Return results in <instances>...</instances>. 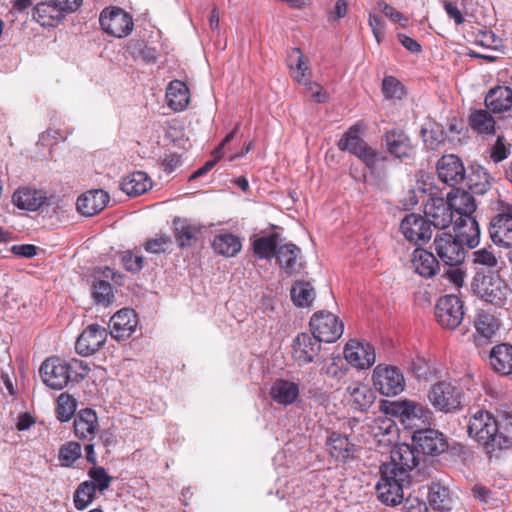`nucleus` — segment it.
<instances>
[{
  "mask_svg": "<svg viewBox=\"0 0 512 512\" xmlns=\"http://www.w3.org/2000/svg\"><path fill=\"white\" fill-rule=\"evenodd\" d=\"M89 371L88 363L83 360L66 361L58 357L46 359L39 370L44 384L54 390H61L70 382L82 381Z\"/></svg>",
  "mask_w": 512,
  "mask_h": 512,
  "instance_id": "obj_1",
  "label": "nucleus"
},
{
  "mask_svg": "<svg viewBox=\"0 0 512 512\" xmlns=\"http://www.w3.org/2000/svg\"><path fill=\"white\" fill-rule=\"evenodd\" d=\"M468 433L485 446L488 453L507 449L511 445L510 439L499 432V420L488 411L479 410L470 418Z\"/></svg>",
  "mask_w": 512,
  "mask_h": 512,
  "instance_id": "obj_2",
  "label": "nucleus"
},
{
  "mask_svg": "<svg viewBox=\"0 0 512 512\" xmlns=\"http://www.w3.org/2000/svg\"><path fill=\"white\" fill-rule=\"evenodd\" d=\"M431 406L445 414L458 413L467 403L466 394L455 380H440L432 384L427 391Z\"/></svg>",
  "mask_w": 512,
  "mask_h": 512,
  "instance_id": "obj_3",
  "label": "nucleus"
},
{
  "mask_svg": "<svg viewBox=\"0 0 512 512\" xmlns=\"http://www.w3.org/2000/svg\"><path fill=\"white\" fill-rule=\"evenodd\" d=\"M392 466H381L380 479L376 485L379 500L387 506H396L404 500V488L410 481L403 474L396 473Z\"/></svg>",
  "mask_w": 512,
  "mask_h": 512,
  "instance_id": "obj_4",
  "label": "nucleus"
},
{
  "mask_svg": "<svg viewBox=\"0 0 512 512\" xmlns=\"http://www.w3.org/2000/svg\"><path fill=\"white\" fill-rule=\"evenodd\" d=\"M339 150L347 151L360 159L366 167L374 169L384 157L360 137L359 125L351 126L337 143Z\"/></svg>",
  "mask_w": 512,
  "mask_h": 512,
  "instance_id": "obj_5",
  "label": "nucleus"
},
{
  "mask_svg": "<svg viewBox=\"0 0 512 512\" xmlns=\"http://www.w3.org/2000/svg\"><path fill=\"white\" fill-rule=\"evenodd\" d=\"M387 411L415 430L430 426L433 422V413L429 408L408 399L390 402Z\"/></svg>",
  "mask_w": 512,
  "mask_h": 512,
  "instance_id": "obj_6",
  "label": "nucleus"
},
{
  "mask_svg": "<svg viewBox=\"0 0 512 512\" xmlns=\"http://www.w3.org/2000/svg\"><path fill=\"white\" fill-rule=\"evenodd\" d=\"M489 237L497 247L512 249V204L498 202L497 213L490 220Z\"/></svg>",
  "mask_w": 512,
  "mask_h": 512,
  "instance_id": "obj_7",
  "label": "nucleus"
},
{
  "mask_svg": "<svg viewBox=\"0 0 512 512\" xmlns=\"http://www.w3.org/2000/svg\"><path fill=\"white\" fill-rule=\"evenodd\" d=\"M473 289L477 296L495 306L506 304L510 289L498 275L477 274L473 280Z\"/></svg>",
  "mask_w": 512,
  "mask_h": 512,
  "instance_id": "obj_8",
  "label": "nucleus"
},
{
  "mask_svg": "<svg viewBox=\"0 0 512 512\" xmlns=\"http://www.w3.org/2000/svg\"><path fill=\"white\" fill-rule=\"evenodd\" d=\"M312 335L319 342L332 343L338 340L344 331L343 322L330 312L318 311L309 322Z\"/></svg>",
  "mask_w": 512,
  "mask_h": 512,
  "instance_id": "obj_9",
  "label": "nucleus"
},
{
  "mask_svg": "<svg viewBox=\"0 0 512 512\" xmlns=\"http://www.w3.org/2000/svg\"><path fill=\"white\" fill-rule=\"evenodd\" d=\"M373 385L384 396H395L405 389L403 373L396 366L377 365L373 370Z\"/></svg>",
  "mask_w": 512,
  "mask_h": 512,
  "instance_id": "obj_10",
  "label": "nucleus"
},
{
  "mask_svg": "<svg viewBox=\"0 0 512 512\" xmlns=\"http://www.w3.org/2000/svg\"><path fill=\"white\" fill-rule=\"evenodd\" d=\"M435 317L444 329H456L464 318L463 301L453 294L440 297L435 306Z\"/></svg>",
  "mask_w": 512,
  "mask_h": 512,
  "instance_id": "obj_11",
  "label": "nucleus"
},
{
  "mask_svg": "<svg viewBox=\"0 0 512 512\" xmlns=\"http://www.w3.org/2000/svg\"><path fill=\"white\" fill-rule=\"evenodd\" d=\"M102 30L116 38L128 36L133 28L132 16L119 7L105 8L99 17Z\"/></svg>",
  "mask_w": 512,
  "mask_h": 512,
  "instance_id": "obj_12",
  "label": "nucleus"
},
{
  "mask_svg": "<svg viewBox=\"0 0 512 512\" xmlns=\"http://www.w3.org/2000/svg\"><path fill=\"white\" fill-rule=\"evenodd\" d=\"M462 242L450 233H441L434 239V248L441 261L449 266H459L465 259Z\"/></svg>",
  "mask_w": 512,
  "mask_h": 512,
  "instance_id": "obj_13",
  "label": "nucleus"
},
{
  "mask_svg": "<svg viewBox=\"0 0 512 512\" xmlns=\"http://www.w3.org/2000/svg\"><path fill=\"white\" fill-rule=\"evenodd\" d=\"M412 439L414 444L427 455H438L447 449L444 435L429 426L414 430Z\"/></svg>",
  "mask_w": 512,
  "mask_h": 512,
  "instance_id": "obj_14",
  "label": "nucleus"
},
{
  "mask_svg": "<svg viewBox=\"0 0 512 512\" xmlns=\"http://www.w3.org/2000/svg\"><path fill=\"white\" fill-rule=\"evenodd\" d=\"M107 331L98 324L89 325L77 338L75 349L82 356L96 353L105 343Z\"/></svg>",
  "mask_w": 512,
  "mask_h": 512,
  "instance_id": "obj_15",
  "label": "nucleus"
},
{
  "mask_svg": "<svg viewBox=\"0 0 512 512\" xmlns=\"http://www.w3.org/2000/svg\"><path fill=\"white\" fill-rule=\"evenodd\" d=\"M344 357L350 365L358 369H368L376 360L374 347L356 340H350L346 344Z\"/></svg>",
  "mask_w": 512,
  "mask_h": 512,
  "instance_id": "obj_16",
  "label": "nucleus"
},
{
  "mask_svg": "<svg viewBox=\"0 0 512 512\" xmlns=\"http://www.w3.org/2000/svg\"><path fill=\"white\" fill-rule=\"evenodd\" d=\"M419 463L415 450L408 444L395 445L390 451V461L382 466H392L396 473L404 472L406 478H410V472Z\"/></svg>",
  "mask_w": 512,
  "mask_h": 512,
  "instance_id": "obj_17",
  "label": "nucleus"
},
{
  "mask_svg": "<svg viewBox=\"0 0 512 512\" xmlns=\"http://www.w3.org/2000/svg\"><path fill=\"white\" fill-rule=\"evenodd\" d=\"M437 173L439 179L449 186H455L466 179L461 159L453 154L444 155L438 160Z\"/></svg>",
  "mask_w": 512,
  "mask_h": 512,
  "instance_id": "obj_18",
  "label": "nucleus"
},
{
  "mask_svg": "<svg viewBox=\"0 0 512 512\" xmlns=\"http://www.w3.org/2000/svg\"><path fill=\"white\" fill-rule=\"evenodd\" d=\"M400 230L405 239L414 244L425 242L432 236L430 224L418 214L407 215L400 223Z\"/></svg>",
  "mask_w": 512,
  "mask_h": 512,
  "instance_id": "obj_19",
  "label": "nucleus"
},
{
  "mask_svg": "<svg viewBox=\"0 0 512 512\" xmlns=\"http://www.w3.org/2000/svg\"><path fill=\"white\" fill-rule=\"evenodd\" d=\"M425 218L428 223L438 229H445L454 223V214L444 198H430L425 205Z\"/></svg>",
  "mask_w": 512,
  "mask_h": 512,
  "instance_id": "obj_20",
  "label": "nucleus"
},
{
  "mask_svg": "<svg viewBox=\"0 0 512 512\" xmlns=\"http://www.w3.org/2000/svg\"><path fill=\"white\" fill-rule=\"evenodd\" d=\"M320 349V342L315 336L301 333L293 340L292 356L299 365H306L314 361Z\"/></svg>",
  "mask_w": 512,
  "mask_h": 512,
  "instance_id": "obj_21",
  "label": "nucleus"
},
{
  "mask_svg": "<svg viewBox=\"0 0 512 512\" xmlns=\"http://www.w3.org/2000/svg\"><path fill=\"white\" fill-rule=\"evenodd\" d=\"M109 199V194L103 189L89 190L78 197L76 208L81 215L92 217L107 206Z\"/></svg>",
  "mask_w": 512,
  "mask_h": 512,
  "instance_id": "obj_22",
  "label": "nucleus"
},
{
  "mask_svg": "<svg viewBox=\"0 0 512 512\" xmlns=\"http://www.w3.org/2000/svg\"><path fill=\"white\" fill-rule=\"evenodd\" d=\"M138 324L134 310L123 308L116 312L110 319V333L112 337L123 340L129 338Z\"/></svg>",
  "mask_w": 512,
  "mask_h": 512,
  "instance_id": "obj_23",
  "label": "nucleus"
},
{
  "mask_svg": "<svg viewBox=\"0 0 512 512\" xmlns=\"http://www.w3.org/2000/svg\"><path fill=\"white\" fill-rule=\"evenodd\" d=\"M299 394V385L285 379H276L269 389L271 399L284 407L294 404Z\"/></svg>",
  "mask_w": 512,
  "mask_h": 512,
  "instance_id": "obj_24",
  "label": "nucleus"
},
{
  "mask_svg": "<svg viewBox=\"0 0 512 512\" xmlns=\"http://www.w3.org/2000/svg\"><path fill=\"white\" fill-rule=\"evenodd\" d=\"M485 106L494 114H502L512 109V88L496 86L491 88L485 96Z\"/></svg>",
  "mask_w": 512,
  "mask_h": 512,
  "instance_id": "obj_25",
  "label": "nucleus"
},
{
  "mask_svg": "<svg viewBox=\"0 0 512 512\" xmlns=\"http://www.w3.org/2000/svg\"><path fill=\"white\" fill-rule=\"evenodd\" d=\"M275 258L288 275L298 273L302 268L301 249L293 243L279 245Z\"/></svg>",
  "mask_w": 512,
  "mask_h": 512,
  "instance_id": "obj_26",
  "label": "nucleus"
},
{
  "mask_svg": "<svg viewBox=\"0 0 512 512\" xmlns=\"http://www.w3.org/2000/svg\"><path fill=\"white\" fill-rule=\"evenodd\" d=\"M456 237L467 247L473 249L480 243V228L474 216L454 220Z\"/></svg>",
  "mask_w": 512,
  "mask_h": 512,
  "instance_id": "obj_27",
  "label": "nucleus"
},
{
  "mask_svg": "<svg viewBox=\"0 0 512 512\" xmlns=\"http://www.w3.org/2000/svg\"><path fill=\"white\" fill-rule=\"evenodd\" d=\"M346 392L351 406L361 412L367 411L376 399L374 391L368 385L357 381L352 382L346 388Z\"/></svg>",
  "mask_w": 512,
  "mask_h": 512,
  "instance_id": "obj_28",
  "label": "nucleus"
},
{
  "mask_svg": "<svg viewBox=\"0 0 512 512\" xmlns=\"http://www.w3.org/2000/svg\"><path fill=\"white\" fill-rule=\"evenodd\" d=\"M46 194L42 190L22 187L17 189L13 196V204L22 210L36 211L46 201Z\"/></svg>",
  "mask_w": 512,
  "mask_h": 512,
  "instance_id": "obj_29",
  "label": "nucleus"
},
{
  "mask_svg": "<svg viewBox=\"0 0 512 512\" xmlns=\"http://www.w3.org/2000/svg\"><path fill=\"white\" fill-rule=\"evenodd\" d=\"M494 372L502 376L512 374V345L502 343L494 346L489 355Z\"/></svg>",
  "mask_w": 512,
  "mask_h": 512,
  "instance_id": "obj_30",
  "label": "nucleus"
},
{
  "mask_svg": "<svg viewBox=\"0 0 512 512\" xmlns=\"http://www.w3.org/2000/svg\"><path fill=\"white\" fill-rule=\"evenodd\" d=\"M152 188V180L143 171H135L125 176L120 182V189L129 197L140 196Z\"/></svg>",
  "mask_w": 512,
  "mask_h": 512,
  "instance_id": "obj_31",
  "label": "nucleus"
},
{
  "mask_svg": "<svg viewBox=\"0 0 512 512\" xmlns=\"http://www.w3.org/2000/svg\"><path fill=\"white\" fill-rule=\"evenodd\" d=\"M414 271L423 278H432L439 270V262L435 256L422 248H416L412 254Z\"/></svg>",
  "mask_w": 512,
  "mask_h": 512,
  "instance_id": "obj_32",
  "label": "nucleus"
},
{
  "mask_svg": "<svg viewBox=\"0 0 512 512\" xmlns=\"http://www.w3.org/2000/svg\"><path fill=\"white\" fill-rule=\"evenodd\" d=\"M98 429V417L94 410H81L74 420L75 435L80 439L92 440Z\"/></svg>",
  "mask_w": 512,
  "mask_h": 512,
  "instance_id": "obj_33",
  "label": "nucleus"
},
{
  "mask_svg": "<svg viewBox=\"0 0 512 512\" xmlns=\"http://www.w3.org/2000/svg\"><path fill=\"white\" fill-rule=\"evenodd\" d=\"M446 201L455 219L473 216L477 208L473 196L465 191L450 192Z\"/></svg>",
  "mask_w": 512,
  "mask_h": 512,
  "instance_id": "obj_34",
  "label": "nucleus"
},
{
  "mask_svg": "<svg viewBox=\"0 0 512 512\" xmlns=\"http://www.w3.org/2000/svg\"><path fill=\"white\" fill-rule=\"evenodd\" d=\"M375 440L384 446L392 445L398 437L396 423L387 416L378 417L371 426Z\"/></svg>",
  "mask_w": 512,
  "mask_h": 512,
  "instance_id": "obj_35",
  "label": "nucleus"
},
{
  "mask_svg": "<svg viewBox=\"0 0 512 512\" xmlns=\"http://www.w3.org/2000/svg\"><path fill=\"white\" fill-rule=\"evenodd\" d=\"M388 151L396 158H408L413 153L409 137L401 130H390L385 135Z\"/></svg>",
  "mask_w": 512,
  "mask_h": 512,
  "instance_id": "obj_36",
  "label": "nucleus"
},
{
  "mask_svg": "<svg viewBox=\"0 0 512 512\" xmlns=\"http://www.w3.org/2000/svg\"><path fill=\"white\" fill-rule=\"evenodd\" d=\"M474 327V342L477 346L488 344L498 328L495 318L485 312L477 314Z\"/></svg>",
  "mask_w": 512,
  "mask_h": 512,
  "instance_id": "obj_37",
  "label": "nucleus"
},
{
  "mask_svg": "<svg viewBox=\"0 0 512 512\" xmlns=\"http://www.w3.org/2000/svg\"><path fill=\"white\" fill-rule=\"evenodd\" d=\"M168 106L177 112L183 111L190 102V92L187 85L180 80H173L166 89Z\"/></svg>",
  "mask_w": 512,
  "mask_h": 512,
  "instance_id": "obj_38",
  "label": "nucleus"
},
{
  "mask_svg": "<svg viewBox=\"0 0 512 512\" xmlns=\"http://www.w3.org/2000/svg\"><path fill=\"white\" fill-rule=\"evenodd\" d=\"M327 450L333 458L339 461H347L354 456L355 452L354 445L348 437L337 432H333L329 436Z\"/></svg>",
  "mask_w": 512,
  "mask_h": 512,
  "instance_id": "obj_39",
  "label": "nucleus"
},
{
  "mask_svg": "<svg viewBox=\"0 0 512 512\" xmlns=\"http://www.w3.org/2000/svg\"><path fill=\"white\" fill-rule=\"evenodd\" d=\"M278 240L279 234L277 233L255 239L252 243L255 257L261 260H271L276 257L280 245Z\"/></svg>",
  "mask_w": 512,
  "mask_h": 512,
  "instance_id": "obj_40",
  "label": "nucleus"
},
{
  "mask_svg": "<svg viewBox=\"0 0 512 512\" xmlns=\"http://www.w3.org/2000/svg\"><path fill=\"white\" fill-rule=\"evenodd\" d=\"M33 18L43 27L56 26L62 19L63 14L49 0L46 3H38L33 9Z\"/></svg>",
  "mask_w": 512,
  "mask_h": 512,
  "instance_id": "obj_41",
  "label": "nucleus"
},
{
  "mask_svg": "<svg viewBox=\"0 0 512 512\" xmlns=\"http://www.w3.org/2000/svg\"><path fill=\"white\" fill-rule=\"evenodd\" d=\"M175 239L180 247L192 246L199 233V228L187 219L175 218L173 221Z\"/></svg>",
  "mask_w": 512,
  "mask_h": 512,
  "instance_id": "obj_42",
  "label": "nucleus"
},
{
  "mask_svg": "<svg viewBox=\"0 0 512 512\" xmlns=\"http://www.w3.org/2000/svg\"><path fill=\"white\" fill-rule=\"evenodd\" d=\"M212 247L220 255L233 257L240 252L242 243L237 236L231 233H222L214 237Z\"/></svg>",
  "mask_w": 512,
  "mask_h": 512,
  "instance_id": "obj_43",
  "label": "nucleus"
},
{
  "mask_svg": "<svg viewBox=\"0 0 512 512\" xmlns=\"http://www.w3.org/2000/svg\"><path fill=\"white\" fill-rule=\"evenodd\" d=\"M469 125L478 134H494L495 120L490 111L479 109L469 115Z\"/></svg>",
  "mask_w": 512,
  "mask_h": 512,
  "instance_id": "obj_44",
  "label": "nucleus"
},
{
  "mask_svg": "<svg viewBox=\"0 0 512 512\" xmlns=\"http://www.w3.org/2000/svg\"><path fill=\"white\" fill-rule=\"evenodd\" d=\"M287 65L290 69H295L296 73L293 79L297 82H303L309 72L307 58L298 47L291 48L287 55Z\"/></svg>",
  "mask_w": 512,
  "mask_h": 512,
  "instance_id": "obj_45",
  "label": "nucleus"
},
{
  "mask_svg": "<svg viewBox=\"0 0 512 512\" xmlns=\"http://www.w3.org/2000/svg\"><path fill=\"white\" fill-rule=\"evenodd\" d=\"M315 298V290L311 283L296 282L291 288V299L298 307H308Z\"/></svg>",
  "mask_w": 512,
  "mask_h": 512,
  "instance_id": "obj_46",
  "label": "nucleus"
},
{
  "mask_svg": "<svg viewBox=\"0 0 512 512\" xmlns=\"http://www.w3.org/2000/svg\"><path fill=\"white\" fill-rule=\"evenodd\" d=\"M472 263L477 270H493L498 267V258L491 247L478 249L471 254Z\"/></svg>",
  "mask_w": 512,
  "mask_h": 512,
  "instance_id": "obj_47",
  "label": "nucleus"
},
{
  "mask_svg": "<svg viewBox=\"0 0 512 512\" xmlns=\"http://www.w3.org/2000/svg\"><path fill=\"white\" fill-rule=\"evenodd\" d=\"M428 501L430 506L437 511H445L450 509L451 498L448 488L434 484L430 487L428 493Z\"/></svg>",
  "mask_w": 512,
  "mask_h": 512,
  "instance_id": "obj_48",
  "label": "nucleus"
},
{
  "mask_svg": "<svg viewBox=\"0 0 512 512\" xmlns=\"http://www.w3.org/2000/svg\"><path fill=\"white\" fill-rule=\"evenodd\" d=\"M468 186L475 194L486 193L491 186V177L483 167L473 169L469 176H466Z\"/></svg>",
  "mask_w": 512,
  "mask_h": 512,
  "instance_id": "obj_49",
  "label": "nucleus"
},
{
  "mask_svg": "<svg viewBox=\"0 0 512 512\" xmlns=\"http://www.w3.org/2000/svg\"><path fill=\"white\" fill-rule=\"evenodd\" d=\"M97 487L93 482H82L74 493V505L78 510H84L95 499Z\"/></svg>",
  "mask_w": 512,
  "mask_h": 512,
  "instance_id": "obj_50",
  "label": "nucleus"
},
{
  "mask_svg": "<svg viewBox=\"0 0 512 512\" xmlns=\"http://www.w3.org/2000/svg\"><path fill=\"white\" fill-rule=\"evenodd\" d=\"M77 408L76 399L67 393H61L57 399V418L61 422L69 421Z\"/></svg>",
  "mask_w": 512,
  "mask_h": 512,
  "instance_id": "obj_51",
  "label": "nucleus"
},
{
  "mask_svg": "<svg viewBox=\"0 0 512 512\" xmlns=\"http://www.w3.org/2000/svg\"><path fill=\"white\" fill-rule=\"evenodd\" d=\"M92 296L98 304L109 305L114 297L113 287L105 280L96 279L92 285Z\"/></svg>",
  "mask_w": 512,
  "mask_h": 512,
  "instance_id": "obj_52",
  "label": "nucleus"
},
{
  "mask_svg": "<svg viewBox=\"0 0 512 512\" xmlns=\"http://www.w3.org/2000/svg\"><path fill=\"white\" fill-rule=\"evenodd\" d=\"M81 456V446L76 442H68L59 451L62 466L70 467Z\"/></svg>",
  "mask_w": 512,
  "mask_h": 512,
  "instance_id": "obj_53",
  "label": "nucleus"
},
{
  "mask_svg": "<svg viewBox=\"0 0 512 512\" xmlns=\"http://www.w3.org/2000/svg\"><path fill=\"white\" fill-rule=\"evenodd\" d=\"M382 91L385 97L392 99H401L405 94L403 85L393 76H386L384 78Z\"/></svg>",
  "mask_w": 512,
  "mask_h": 512,
  "instance_id": "obj_54",
  "label": "nucleus"
},
{
  "mask_svg": "<svg viewBox=\"0 0 512 512\" xmlns=\"http://www.w3.org/2000/svg\"><path fill=\"white\" fill-rule=\"evenodd\" d=\"M510 147V144L506 142L504 136H498L490 149V158L495 163L505 160L511 153Z\"/></svg>",
  "mask_w": 512,
  "mask_h": 512,
  "instance_id": "obj_55",
  "label": "nucleus"
},
{
  "mask_svg": "<svg viewBox=\"0 0 512 512\" xmlns=\"http://www.w3.org/2000/svg\"><path fill=\"white\" fill-rule=\"evenodd\" d=\"M377 7L391 21L399 23L403 28H406L408 26V18L405 17L404 14H402L401 12L397 11L394 7L384 2L383 0H379L377 2Z\"/></svg>",
  "mask_w": 512,
  "mask_h": 512,
  "instance_id": "obj_56",
  "label": "nucleus"
},
{
  "mask_svg": "<svg viewBox=\"0 0 512 512\" xmlns=\"http://www.w3.org/2000/svg\"><path fill=\"white\" fill-rule=\"evenodd\" d=\"M89 476L92 479L91 482H93L96 485L97 490L101 492L109 488L112 480L111 476L108 475L103 467L90 469Z\"/></svg>",
  "mask_w": 512,
  "mask_h": 512,
  "instance_id": "obj_57",
  "label": "nucleus"
},
{
  "mask_svg": "<svg viewBox=\"0 0 512 512\" xmlns=\"http://www.w3.org/2000/svg\"><path fill=\"white\" fill-rule=\"evenodd\" d=\"M443 277L451 283L455 289H459L464 285L466 273L459 266H450L444 274Z\"/></svg>",
  "mask_w": 512,
  "mask_h": 512,
  "instance_id": "obj_58",
  "label": "nucleus"
},
{
  "mask_svg": "<svg viewBox=\"0 0 512 512\" xmlns=\"http://www.w3.org/2000/svg\"><path fill=\"white\" fill-rule=\"evenodd\" d=\"M121 260L124 268L132 273H137L143 268V257L131 251H126Z\"/></svg>",
  "mask_w": 512,
  "mask_h": 512,
  "instance_id": "obj_59",
  "label": "nucleus"
},
{
  "mask_svg": "<svg viewBox=\"0 0 512 512\" xmlns=\"http://www.w3.org/2000/svg\"><path fill=\"white\" fill-rule=\"evenodd\" d=\"M368 23L377 43L380 44L385 34L384 20L376 13L370 12L368 17Z\"/></svg>",
  "mask_w": 512,
  "mask_h": 512,
  "instance_id": "obj_60",
  "label": "nucleus"
},
{
  "mask_svg": "<svg viewBox=\"0 0 512 512\" xmlns=\"http://www.w3.org/2000/svg\"><path fill=\"white\" fill-rule=\"evenodd\" d=\"M422 134L424 142L432 149H434L445 140L443 131L438 126H436V128L432 127L430 130L424 128L422 129Z\"/></svg>",
  "mask_w": 512,
  "mask_h": 512,
  "instance_id": "obj_61",
  "label": "nucleus"
},
{
  "mask_svg": "<svg viewBox=\"0 0 512 512\" xmlns=\"http://www.w3.org/2000/svg\"><path fill=\"white\" fill-rule=\"evenodd\" d=\"M171 242V238L166 235H160L150 239L145 244V249L151 253H162L166 250L167 245Z\"/></svg>",
  "mask_w": 512,
  "mask_h": 512,
  "instance_id": "obj_62",
  "label": "nucleus"
},
{
  "mask_svg": "<svg viewBox=\"0 0 512 512\" xmlns=\"http://www.w3.org/2000/svg\"><path fill=\"white\" fill-rule=\"evenodd\" d=\"M298 83L303 85L307 89V91L311 93V96L316 102L323 103L326 101L327 96L325 93L322 92V87L319 84L312 82L307 78L304 79L303 82Z\"/></svg>",
  "mask_w": 512,
  "mask_h": 512,
  "instance_id": "obj_63",
  "label": "nucleus"
},
{
  "mask_svg": "<svg viewBox=\"0 0 512 512\" xmlns=\"http://www.w3.org/2000/svg\"><path fill=\"white\" fill-rule=\"evenodd\" d=\"M403 510L404 512H428V506L418 497L409 496L404 502Z\"/></svg>",
  "mask_w": 512,
  "mask_h": 512,
  "instance_id": "obj_64",
  "label": "nucleus"
}]
</instances>
